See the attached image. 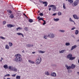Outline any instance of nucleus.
Segmentation results:
<instances>
[{
  "instance_id": "obj_1",
  "label": "nucleus",
  "mask_w": 79,
  "mask_h": 79,
  "mask_svg": "<svg viewBox=\"0 0 79 79\" xmlns=\"http://www.w3.org/2000/svg\"><path fill=\"white\" fill-rule=\"evenodd\" d=\"M15 56L16 57L15 58V61L17 62H21L22 61V58H21V55L19 54H17L15 55Z\"/></svg>"
},
{
  "instance_id": "obj_2",
  "label": "nucleus",
  "mask_w": 79,
  "mask_h": 79,
  "mask_svg": "<svg viewBox=\"0 0 79 79\" xmlns=\"http://www.w3.org/2000/svg\"><path fill=\"white\" fill-rule=\"evenodd\" d=\"M72 56L73 55H72V54H69L67 55V58L69 59V60H73L76 58V57Z\"/></svg>"
},
{
  "instance_id": "obj_3",
  "label": "nucleus",
  "mask_w": 79,
  "mask_h": 79,
  "mask_svg": "<svg viewBox=\"0 0 79 79\" xmlns=\"http://www.w3.org/2000/svg\"><path fill=\"white\" fill-rule=\"evenodd\" d=\"M37 59L36 61V64H39L40 63V62H41V61H42V58H41V57H39Z\"/></svg>"
},
{
  "instance_id": "obj_4",
  "label": "nucleus",
  "mask_w": 79,
  "mask_h": 79,
  "mask_svg": "<svg viewBox=\"0 0 79 79\" xmlns=\"http://www.w3.org/2000/svg\"><path fill=\"white\" fill-rule=\"evenodd\" d=\"M79 3V1H75L72 4L73 6H76Z\"/></svg>"
},
{
  "instance_id": "obj_5",
  "label": "nucleus",
  "mask_w": 79,
  "mask_h": 79,
  "mask_svg": "<svg viewBox=\"0 0 79 79\" xmlns=\"http://www.w3.org/2000/svg\"><path fill=\"white\" fill-rule=\"evenodd\" d=\"M48 37H50V38H54L55 37V35L53 33L48 34Z\"/></svg>"
},
{
  "instance_id": "obj_6",
  "label": "nucleus",
  "mask_w": 79,
  "mask_h": 79,
  "mask_svg": "<svg viewBox=\"0 0 79 79\" xmlns=\"http://www.w3.org/2000/svg\"><path fill=\"white\" fill-rule=\"evenodd\" d=\"M7 27H10H10H15V25L8 24H7Z\"/></svg>"
},
{
  "instance_id": "obj_7",
  "label": "nucleus",
  "mask_w": 79,
  "mask_h": 79,
  "mask_svg": "<svg viewBox=\"0 0 79 79\" xmlns=\"http://www.w3.org/2000/svg\"><path fill=\"white\" fill-rule=\"evenodd\" d=\"M51 76H53V77H56V74L55 72H52L51 73Z\"/></svg>"
},
{
  "instance_id": "obj_8",
  "label": "nucleus",
  "mask_w": 79,
  "mask_h": 79,
  "mask_svg": "<svg viewBox=\"0 0 79 79\" xmlns=\"http://www.w3.org/2000/svg\"><path fill=\"white\" fill-rule=\"evenodd\" d=\"M73 16L74 19H79V17H77V15H73Z\"/></svg>"
},
{
  "instance_id": "obj_9",
  "label": "nucleus",
  "mask_w": 79,
  "mask_h": 79,
  "mask_svg": "<svg viewBox=\"0 0 79 79\" xmlns=\"http://www.w3.org/2000/svg\"><path fill=\"white\" fill-rule=\"evenodd\" d=\"M77 47V45H75L73 46H72L71 49V50H73V49H74V48H76Z\"/></svg>"
},
{
  "instance_id": "obj_10",
  "label": "nucleus",
  "mask_w": 79,
  "mask_h": 79,
  "mask_svg": "<svg viewBox=\"0 0 79 79\" xmlns=\"http://www.w3.org/2000/svg\"><path fill=\"white\" fill-rule=\"evenodd\" d=\"M65 66L66 67L67 69H71V67L70 66H68V65H65Z\"/></svg>"
},
{
  "instance_id": "obj_11",
  "label": "nucleus",
  "mask_w": 79,
  "mask_h": 79,
  "mask_svg": "<svg viewBox=\"0 0 79 79\" xmlns=\"http://www.w3.org/2000/svg\"><path fill=\"white\" fill-rule=\"evenodd\" d=\"M71 67V69H74L75 67H76V65L73 64H72L70 66Z\"/></svg>"
},
{
  "instance_id": "obj_12",
  "label": "nucleus",
  "mask_w": 79,
  "mask_h": 79,
  "mask_svg": "<svg viewBox=\"0 0 79 79\" xmlns=\"http://www.w3.org/2000/svg\"><path fill=\"white\" fill-rule=\"evenodd\" d=\"M11 71H17V69L15 67L11 69Z\"/></svg>"
},
{
  "instance_id": "obj_13",
  "label": "nucleus",
  "mask_w": 79,
  "mask_h": 79,
  "mask_svg": "<svg viewBox=\"0 0 79 79\" xmlns=\"http://www.w3.org/2000/svg\"><path fill=\"white\" fill-rule=\"evenodd\" d=\"M17 35H21L23 37H24V35H23V34L21 33H17Z\"/></svg>"
},
{
  "instance_id": "obj_14",
  "label": "nucleus",
  "mask_w": 79,
  "mask_h": 79,
  "mask_svg": "<svg viewBox=\"0 0 79 79\" xmlns=\"http://www.w3.org/2000/svg\"><path fill=\"white\" fill-rule=\"evenodd\" d=\"M59 32H60L64 33V32H65V31L64 30H59Z\"/></svg>"
},
{
  "instance_id": "obj_15",
  "label": "nucleus",
  "mask_w": 79,
  "mask_h": 79,
  "mask_svg": "<svg viewBox=\"0 0 79 79\" xmlns=\"http://www.w3.org/2000/svg\"><path fill=\"white\" fill-rule=\"evenodd\" d=\"M47 2H43V4H45L44 6H47V5H48V3H47Z\"/></svg>"
},
{
  "instance_id": "obj_16",
  "label": "nucleus",
  "mask_w": 79,
  "mask_h": 79,
  "mask_svg": "<svg viewBox=\"0 0 79 79\" xmlns=\"http://www.w3.org/2000/svg\"><path fill=\"white\" fill-rule=\"evenodd\" d=\"M37 19H39V21H40L41 20H42V21H44V19H43V18H40V16H39L37 17Z\"/></svg>"
},
{
  "instance_id": "obj_17",
  "label": "nucleus",
  "mask_w": 79,
  "mask_h": 79,
  "mask_svg": "<svg viewBox=\"0 0 79 79\" xmlns=\"http://www.w3.org/2000/svg\"><path fill=\"white\" fill-rule=\"evenodd\" d=\"M56 7L55 6L54 7L52 8V10L53 11H55V10H56Z\"/></svg>"
},
{
  "instance_id": "obj_18",
  "label": "nucleus",
  "mask_w": 79,
  "mask_h": 79,
  "mask_svg": "<svg viewBox=\"0 0 79 79\" xmlns=\"http://www.w3.org/2000/svg\"><path fill=\"white\" fill-rule=\"evenodd\" d=\"M65 51H66V50H62L59 51V53H64V52Z\"/></svg>"
},
{
  "instance_id": "obj_19",
  "label": "nucleus",
  "mask_w": 79,
  "mask_h": 79,
  "mask_svg": "<svg viewBox=\"0 0 79 79\" xmlns=\"http://www.w3.org/2000/svg\"><path fill=\"white\" fill-rule=\"evenodd\" d=\"M38 52L40 53H45V52L41 50H38Z\"/></svg>"
},
{
  "instance_id": "obj_20",
  "label": "nucleus",
  "mask_w": 79,
  "mask_h": 79,
  "mask_svg": "<svg viewBox=\"0 0 79 79\" xmlns=\"http://www.w3.org/2000/svg\"><path fill=\"white\" fill-rule=\"evenodd\" d=\"M75 33L76 35H77V34H78L79 33V31H78V30H76Z\"/></svg>"
},
{
  "instance_id": "obj_21",
  "label": "nucleus",
  "mask_w": 79,
  "mask_h": 79,
  "mask_svg": "<svg viewBox=\"0 0 79 79\" xmlns=\"http://www.w3.org/2000/svg\"><path fill=\"white\" fill-rule=\"evenodd\" d=\"M54 20L55 21H58L59 20H60V19L58 18H57V19H55V18H54Z\"/></svg>"
},
{
  "instance_id": "obj_22",
  "label": "nucleus",
  "mask_w": 79,
  "mask_h": 79,
  "mask_svg": "<svg viewBox=\"0 0 79 79\" xmlns=\"http://www.w3.org/2000/svg\"><path fill=\"white\" fill-rule=\"evenodd\" d=\"M27 46L28 47H33L34 45H33V44H28L27 45Z\"/></svg>"
},
{
  "instance_id": "obj_23",
  "label": "nucleus",
  "mask_w": 79,
  "mask_h": 79,
  "mask_svg": "<svg viewBox=\"0 0 79 79\" xmlns=\"http://www.w3.org/2000/svg\"><path fill=\"white\" fill-rule=\"evenodd\" d=\"M21 30V29H23V28H21L20 27H18L16 29V30H17V31H18V30Z\"/></svg>"
},
{
  "instance_id": "obj_24",
  "label": "nucleus",
  "mask_w": 79,
  "mask_h": 79,
  "mask_svg": "<svg viewBox=\"0 0 79 79\" xmlns=\"http://www.w3.org/2000/svg\"><path fill=\"white\" fill-rule=\"evenodd\" d=\"M16 79H21V76H19L17 75L16 77Z\"/></svg>"
},
{
  "instance_id": "obj_25",
  "label": "nucleus",
  "mask_w": 79,
  "mask_h": 79,
  "mask_svg": "<svg viewBox=\"0 0 79 79\" xmlns=\"http://www.w3.org/2000/svg\"><path fill=\"white\" fill-rule=\"evenodd\" d=\"M28 62H29V63H32L33 64H34V62L31 61V60H28Z\"/></svg>"
},
{
  "instance_id": "obj_26",
  "label": "nucleus",
  "mask_w": 79,
  "mask_h": 79,
  "mask_svg": "<svg viewBox=\"0 0 79 79\" xmlns=\"http://www.w3.org/2000/svg\"><path fill=\"white\" fill-rule=\"evenodd\" d=\"M69 2L70 3H73V0H68Z\"/></svg>"
},
{
  "instance_id": "obj_27",
  "label": "nucleus",
  "mask_w": 79,
  "mask_h": 79,
  "mask_svg": "<svg viewBox=\"0 0 79 79\" xmlns=\"http://www.w3.org/2000/svg\"><path fill=\"white\" fill-rule=\"evenodd\" d=\"M9 45L10 47H12L13 46V44L10 42L9 43Z\"/></svg>"
},
{
  "instance_id": "obj_28",
  "label": "nucleus",
  "mask_w": 79,
  "mask_h": 79,
  "mask_svg": "<svg viewBox=\"0 0 79 79\" xmlns=\"http://www.w3.org/2000/svg\"><path fill=\"white\" fill-rule=\"evenodd\" d=\"M45 75H47V76H49V73H48V72H46L45 73Z\"/></svg>"
},
{
  "instance_id": "obj_29",
  "label": "nucleus",
  "mask_w": 79,
  "mask_h": 79,
  "mask_svg": "<svg viewBox=\"0 0 79 79\" xmlns=\"http://www.w3.org/2000/svg\"><path fill=\"white\" fill-rule=\"evenodd\" d=\"M70 45V43H66L65 44V45L66 46H69Z\"/></svg>"
},
{
  "instance_id": "obj_30",
  "label": "nucleus",
  "mask_w": 79,
  "mask_h": 79,
  "mask_svg": "<svg viewBox=\"0 0 79 79\" xmlns=\"http://www.w3.org/2000/svg\"><path fill=\"white\" fill-rule=\"evenodd\" d=\"M8 65L6 64L4 65V68L6 69H7V66Z\"/></svg>"
},
{
  "instance_id": "obj_31",
  "label": "nucleus",
  "mask_w": 79,
  "mask_h": 79,
  "mask_svg": "<svg viewBox=\"0 0 79 79\" xmlns=\"http://www.w3.org/2000/svg\"><path fill=\"white\" fill-rule=\"evenodd\" d=\"M9 46H8V45H6V48L7 49H9Z\"/></svg>"
},
{
  "instance_id": "obj_32",
  "label": "nucleus",
  "mask_w": 79,
  "mask_h": 79,
  "mask_svg": "<svg viewBox=\"0 0 79 79\" xmlns=\"http://www.w3.org/2000/svg\"><path fill=\"white\" fill-rule=\"evenodd\" d=\"M55 5H51L49 6L50 8H52V7H55Z\"/></svg>"
},
{
  "instance_id": "obj_33",
  "label": "nucleus",
  "mask_w": 79,
  "mask_h": 79,
  "mask_svg": "<svg viewBox=\"0 0 79 79\" xmlns=\"http://www.w3.org/2000/svg\"><path fill=\"white\" fill-rule=\"evenodd\" d=\"M63 8H64V9H66V7H65V4L63 3Z\"/></svg>"
},
{
  "instance_id": "obj_34",
  "label": "nucleus",
  "mask_w": 79,
  "mask_h": 79,
  "mask_svg": "<svg viewBox=\"0 0 79 79\" xmlns=\"http://www.w3.org/2000/svg\"><path fill=\"white\" fill-rule=\"evenodd\" d=\"M29 21L30 23H32V22H33V20L32 19H29Z\"/></svg>"
},
{
  "instance_id": "obj_35",
  "label": "nucleus",
  "mask_w": 79,
  "mask_h": 79,
  "mask_svg": "<svg viewBox=\"0 0 79 79\" xmlns=\"http://www.w3.org/2000/svg\"><path fill=\"white\" fill-rule=\"evenodd\" d=\"M10 17L11 18H14V16L11 14V15L10 16Z\"/></svg>"
},
{
  "instance_id": "obj_36",
  "label": "nucleus",
  "mask_w": 79,
  "mask_h": 79,
  "mask_svg": "<svg viewBox=\"0 0 79 79\" xmlns=\"http://www.w3.org/2000/svg\"><path fill=\"white\" fill-rule=\"evenodd\" d=\"M58 16H61V12H59L58 13Z\"/></svg>"
},
{
  "instance_id": "obj_37",
  "label": "nucleus",
  "mask_w": 79,
  "mask_h": 79,
  "mask_svg": "<svg viewBox=\"0 0 79 79\" xmlns=\"http://www.w3.org/2000/svg\"><path fill=\"white\" fill-rule=\"evenodd\" d=\"M40 16H44V14L42 13H41L40 14H39Z\"/></svg>"
},
{
  "instance_id": "obj_38",
  "label": "nucleus",
  "mask_w": 79,
  "mask_h": 79,
  "mask_svg": "<svg viewBox=\"0 0 79 79\" xmlns=\"http://www.w3.org/2000/svg\"><path fill=\"white\" fill-rule=\"evenodd\" d=\"M43 21L44 23H43V25H45V24H46V22H45V21L44 20Z\"/></svg>"
},
{
  "instance_id": "obj_39",
  "label": "nucleus",
  "mask_w": 79,
  "mask_h": 79,
  "mask_svg": "<svg viewBox=\"0 0 79 79\" xmlns=\"http://www.w3.org/2000/svg\"><path fill=\"white\" fill-rule=\"evenodd\" d=\"M10 74H6L4 76V77H6V76H10Z\"/></svg>"
},
{
  "instance_id": "obj_40",
  "label": "nucleus",
  "mask_w": 79,
  "mask_h": 79,
  "mask_svg": "<svg viewBox=\"0 0 79 79\" xmlns=\"http://www.w3.org/2000/svg\"><path fill=\"white\" fill-rule=\"evenodd\" d=\"M3 24H5L6 23V21H4L3 22Z\"/></svg>"
},
{
  "instance_id": "obj_41",
  "label": "nucleus",
  "mask_w": 79,
  "mask_h": 79,
  "mask_svg": "<svg viewBox=\"0 0 79 79\" xmlns=\"http://www.w3.org/2000/svg\"><path fill=\"white\" fill-rule=\"evenodd\" d=\"M1 39H4V40H5V38L2 37V36L1 37Z\"/></svg>"
},
{
  "instance_id": "obj_42",
  "label": "nucleus",
  "mask_w": 79,
  "mask_h": 79,
  "mask_svg": "<svg viewBox=\"0 0 79 79\" xmlns=\"http://www.w3.org/2000/svg\"><path fill=\"white\" fill-rule=\"evenodd\" d=\"M24 29L25 30V31H27V27H25L24 28Z\"/></svg>"
},
{
  "instance_id": "obj_43",
  "label": "nucleus",
  "mask_w": 79,
  "mask_h": 79,
  "mask_svg": "<svg viewBox=\"0 0 79 79\" xmlns=\"http://www.w3.org/2000/svg\"><path fill=\"white\" fill-rule=\"evenodd\" d=\"M76 29V28L75 27H73L71 29V30H74V29Z\"/></svg>"
},
{
  "instance_id": "obj_44",
  "label": "nucleus",
  "mask_w": 79,
  "mask_h": 79,
  "mask_svg": "<svg viewBox=\"0 0 79 79\" xmlns=\"http://www.w3.org/2000/svg\"><path fill=\"white\" fill-rule=\"evenodd\" d=\"M3 60V58L2 57L1 58V59L0 60V61H2V60Z\"/></svg>"
},
{
  "instance_id": "obj_45",
  "label": "nucleus",
  "mask_w": 79,
  "mask_h": 79,
  "mask_svg": "<svg viewBox=\"0 0 79 79\" xmlns=\"http://www.w3.org/2000/svg\"><path fill=\"white\" fill-rule=\"evenodd\" d=\"M9 69H12L11 68V66H9Z\"/></svg>"
},
{
  "instance_id": "obj_46",
  "label": "nucleus",
  "mask_w": 79,
  "mask_h": 79,
  "mask_svg": "<svg viewBox=\"0 0 79 79\" xmlns=\"http://www.w3.org/2000/svg\"><path fill=\"white\" fill-rule=\"evenodd\" d=\"M16 75V74H15L14 75H12V76H13V77H15Z\"/></svg>"
},
{
  "instance_id": "obj_47",
  "label": "nucleus",
  "mask_w": 79,
  "mask_h": 79,
  "mask_svg": "<svg viewBox=\"0 0 79 79\" xmlns=\"http://www.w3.org/2000/svg\"><path fill=\"white\" fill-rule=\"evenodd\" d=\"M56 15V13H55L52 15V16H55Z\"/></svg>"
},
{
  "instance_id": "obj_48",
  "label": "nucleus",
  "mask_w": 79,
  "mask_h": 79,
  "mask_svg": "<svg viewBox=\"0 0 79 79\" xmlns=\"http://www.w3.org/2000/svg\"><path fill=\"white\" fill-rule=\"evenodd\" d=\"M72 19H71V18H70V19H69V21H70L71 22V21H72Z\"/></svg>"
},
{
  "instance_id": "obj_49",
  "label": "nucleus",
  "mask_w": 79,
  "mask_h": 79,
  "mask_svg": "<svg viewBox=\"0 0 79 79\" xmlns=\"http://www.w3.org/2000/svg\"><path fill=\"white\" fill-rule=\"evenodd\" d=\"M39 2H40V3H43V2H44L41 0H40Z\"/></svg>"
},
{
  "instance_id": "obj_50",
  "label": "nucleus",
  "mask_w": 79,
  "mask_h": 79,
  "mask_svg": "<svg viewBox=\"0 0 79 79\" xmlns=\"http://www.w3.org/2000/svg\"><path fill=\"white\" fill-rule=\"evenodd\" d=\"M9 12L10 13H12V12H11V10H10L9 11Z\"/></svg>"
},
{
  "instance_id": "obj_51",
  "label": "nucleus",
  "mask_w": 79,
  "mask_h": 79,
  "mask_svg": "<svg viewBox=\"0 0 79 79\" xmlns=\"http://www.w3.org/2000/svg\"><path fill=\"white\" fill-rule=\"evenodd\" d=\"M32 53L33 54H35V52H32Z\"/></svg>"
},
{
  "instance_id": "obj_52",
  "label": "nucleus",
  "mask_w": 79,
  "mask_h": 79,
  "mask_svg": "<svg viewBox=\"0 0 79 79\" xmlns=\"http://www.w3.org/2000/svg\"><path fill=\"white\" fill-rule=\"evenodd\" d=\"M49 10V11H50V10H52V9L51 8H49L48 9Z\"/></svg>"
},
{
  "instance_id": "obj_53",
  "label": "nucleus",
  "mask_w": 79,
  "mask_h": 79,
  "mask_svg": "<svg viewBox=\"0 0 79 79\" xmlns=\"http://www.w3.org/2000/svg\"><path fill=\"white\" fill-rule=\"evenodd\" d=\"M71 36L73 37H74V35H72Z\"/></svg>"
},
{
  "instance_id": "obj_54",
  "label": "nucleus",
  "mask_w": 79,
  "mask_h": 79,
  "mask_svg": "<svg viewBox=\"0 0 79 79\" xmlns=\"http://www.w3.org/2000/svg\"><path fill=\"white\" fill-rule=\"evenodd\" d=\"M71 22H72V23H74V21L73 20H72Z\"/></svg>"
},
{
  "instance_id": "obj_55",
  "label": "nucleus",
  "mask_w": 79,
  "mask_h": 79,
  "mask_svg": "<svg viewBox=\"0 0 79 79\" xmlns=\"http://www.w3.org/2000/svg\"><path fill=\"white\" fill-rule=\"evenodd\" d=\"M44 39H47V37H45V36H44Z\"/></svg>"
},
{
  "instance_id": "obj_56",
  "label": "nucleus",
  "mask_w": 79,
  "mask_h": 79,
  "mask_svg": "<svg viewBox=\"0 0 79 79\" xmlns=\"http://www.w3.org/2000/svg\"><path fill=\"white\" fill-rule=\"evenodd\" d=\"M22 52H23V53H24V50H23V51H22Z\"/></svg>"
},
{
  "instance_id": "obj_57",
  "label": "nucleus",
  "mask_w": 79,
  "mask_h": 79,
  "mask_svg": "<svg viewBox=\"0 0 79 79\" xmlns=\"http://www.w3.org/2000/svg\"><path fill=\"white\" fill-rule=\"evenodd\" d=\"M77 74H78V75H79V72H77Z\"/></svg>"
},
{
  "instance_id": "obj_58",
  "label": "nucleus",
  "mask_w": 79,
  "mask_h": 79,
  "mask_svg": "<svg viewBox=\"0 0 79 79\" xmlns=\"http://www.w3.org/2000/svg\"><path fill=\"white\" fill-rule=\"evenodd\" d=\"M77 42H79V39L77 40Z\"/></svg>"
},
{
  "instance_id": "obj_59",
  "label": "nucleus",
  "mask_w": 79,
  "mask_h": 79,
  "mask_svg": "<svg viewBox=\"0 0 79 79\" xmlns=\"http://www.w3.org/2000/svg\"><path fill=\"white\" fill-rule=\"evenodd\" d=\"M23 15L25 16L26 15V14H23Z\"/></svg>"
},
{
  "instance_id": "obj_60",
  "label": "nucleus",
  "mask_w": 79,
  "mask_h": 79,
  "mask_svg": "<svg viewBox=\"0 0 79 79\" xmlns=\"http://www.w3.org/2000/svg\"><path fill=\"white\" fill-rule=\"evenodd\" d=\"M7 79H11V78H7Z\"/></svg>"
},
{
  "instance_id": "obj_61",
  "label": "nucleus",
  "mask_w": 79,
  "mask_h": 79,
  "mask_svg": "<svg viewBox=\"0 0 79 79\" xmlns=\"http://www.w3.org/2000/svg\"><path fill=\"white\" fill-rule=\"evenodd\" d=\"M7 69H8V66H7Z\"/></svg>"
},
{
  "instance_id": "obj_62",
  "label": "nucleus",
  "mask_w": 79,
  "mask_h": 79,
  "mask_svg": "<svg viewBox=\"0 0 79 79\" xmlns=\"http://www.w3.org/2000/svg\"><path fill=\"white\" fill-rule=\"evenodd\" d=\"M40 10H39V11H38V13H40Z\"/></svg>"
},
{
  "instance_id": "obj_63",
  "label": "nucleus",
  "mask_w": 79,
  "mask_h": 79,
  "mask_svg": "<svg viewBox=\"0 0 79 79\" xmlns=\"http://www.w3.org/2000/svg\"><path fill=\"white\" fill-rule=\"evenodd\" d=\"M25 16V17H26L27 16L26 15Z\"/></svg>"
},
{
  "instance_id": "obj_64",
  "label": "nucleus",
  "mask_w": 79,
  "mask_h": 79,
  "mask_svg": "<svg viewBox=\"0 0 79 79\" xmlns=\"http://www.w3.org/2000/svg\"><path fill=\"white\" fill-rule=\"evenodd\" d=\"M12 6V8H13V6Z\"/></svg>"
}]
</instances>
